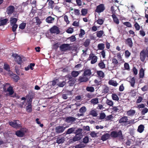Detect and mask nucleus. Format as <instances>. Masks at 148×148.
<instances>
[{
  "label": "nucleus",
  "instance_id": "nucleus-1",
  "mask_svg": "<svg viewBox=\"0 0 148 148\" xmlns=\"http://www.w3.org/2000/svg\"><path fill=\"white\" fill-rule=\"evenodd\" d=\"M3 89L4 91L8 92L10 95H12L14 93L12 88L10 86L9 84L7 83L4 84Z\"/></svg>",
  "mask_w": 148,
  "mask_h": 148
},
{
  "label": "nucleus",
  "instance_id": "nucleus-2",
  "mask_svg": "<svg viewBox=\"0 0 148 148\" xmlns=\"http://www.w3.org/2000/svg\"><path fill=\"white\" fill-rule=\"evenodd\" d=\"M110 136L114 138L118 137L120 139H123V136L121 131L118 132L112 131L111 132Z\"/></svg>",
  "mask_w": 148,
  "mask_h": 148
},
{
  "label": "nucleus",
  "instance_id": "nucleus-3",
  "mask_svg": "<svg viewBox=\"0 0 148 148\" xmlns=\"http://www.w3.org/2000/svg\"><path fill=\"white\" fill-rule=\"evenodd\" d=\"M146 57L147 58H148V50H143L140 53V59L142 61L144 62Z\"/></svg>",
  "mask_w": 148,
  "mask_h": 148
},
{
  "label": "nucleus",
  "instance_id": "nucleus-4",
  "mask_svg": "<svg viewBox=\"0 0 148 148\" xmlns=\"http://www.w3.org/2000/svg\"><path fill=\"white\" fill-rule=\"evenodd\" d=\"M12 56L14 58L15 61L19 64H21L22 62L23 58L20 56L16 53H13Z\"/></svg>",
  "mask_w": 148,
  "mask_h": 148
},
{
  "label": "nucleus",
  "instance_id": "nucleus-5",
  "mask_svg": "<svg viewBox=\"0 0 148 148\" xmlns=\"http://www.w3.org/2000/svg\"><path fill=\"white\" fill-rule=\"evenodd\" d=\"M9 124L13 127L17 128L21 126V123L19 121L17 120L14 122H9Z\"/></svg>",
  "mask_w": 148,
  "mask_h": 148
},
{
  "label": "nucleus",
  "instance_id": "nucleus-6",
  "mask_svg": "<svg viewBox=\"0 0 148 148\" xmlns=\"http://www.w3.org/2000/svg\"><path fill=\"white\" fill-rule=\"evenodd\" d=\"M105 9L104 5L102 4H100L97 6L95 11L99 13L103 12Z\"/></svg>",
  "mask_w": 148,
  "mask_h": 148
},
{
  "label": "nucleus",
  "instance_id": "nucleus-7",
  "mask_svg": "<svg viewBox=\"0 0 148 148\" xmlns=\"http://www.w3.org/2000/svg\"><path fill=\"white\" fill-rule=\"evenodd\" d=\"M89 60H91V63L94 64L97 62V57L93 54L90 55L89 57L88 58Z\"/></svg>",
  "mask_w": 148,
  "mask_h": 148
},
{
  "label": "nucleus",
  "instance_id": "nucleus-8",
  "mask_svg": "<svg viewBox=\"0 0 148 148\" xmlns=\"http://www.w3.org/2000/svg\"><path fill=\"white\" fill-rule=\"evenodd\" d=\"M60 48L62 51H65L69 50L70 47L69 45L68 44H64L60 46Z\"/></svg>",
  "mask_w": 148,
  "mask_h": 148
},
{
  "label": "nucleus",
  "instance_id": "nucleus-9",
  "mask_svg": "<svg viewBox=\"0 0 148 148\" xmlns=\"http://www.w3.org/2000/svg\"><path fill=\"white\" fill-rule=\"evenodd\" d=\"M65 128V127L63 126H58L56 127V132L58 133H62L64 131Z\"/></svg>",
  "mask_w": 148,
  "mask_h": 148
},
{
  "label": "nucleus",
  "instance_id": "nucleus-10",
  "mask_svg": "<svg viewBox=\"0 0 148 148\" xmlns=\"http://www.w3.org/2000/svg\"><path fill=\"white\" fill-rule=\"evenodd\" d=\"M14 10L15 8L13 6H10L7 9V13L8 15H10L13 13Z\"/></svg>",
  "mask_w": 148,
  "mask_h": 148
},
{
  "label": "nucleus",
  "instance_id": "nucleus-11",
  "mask_svg": "<svg viewBox=\"0 0 148 148\" xmlns=\"http://www.w3.org/2000/svg\"><path fill=\"white\" fill-rule=\"evenodd\" d=\"M50 32L52 33L58 34L60 32L59 30L57 27L54 26L50 29Z\"/></svg>",
  "mask_w": 148,
  "mask_h": 148
},
{
  "label": "nucleus",
  "instance_id": "nucleus-12",
  "mask_svg": "<svg viewBox=\"0 0 148 148\" xmlns=\"http://www.w3.org/2000/svg\"><path fill=\"white\" fill-rule=\"evenodd\" d=\"M26 131L23 129H22L20 130L17 131L16 132V135L18 137H23Z\"/></svg>",
  "mask_w": 148,
  "mask_h": 148
},
{
  "label": "nucleus",
  "instance_id": "nucleus-13",
  "mask_svg": "<svg viewBox=\"0 0 148 148\" xmlns=\"http://www.w3.org/2000/svg\"><path fill=\"white\" fill-rule=\"evenodd\" d=\"M128 119L127 116H124L121 118L119 120V122L120 123L126 124L127 123Z\"/></svg>",
  "mask_w": 148,
  "mask_h": 148
},
{
  "label": "nucleus",
  "instance_id": "nucleus-14",
  "mask_svg": "<svg viewBox=\"0 0 148 148\" xmlns=\"http://www.w3.org/2000/svg\"><path fill=\"white\" fill-rule=\"evenodd\" d=\"M75 120V118L71 116L67 117L65 119L66 122L68 123H72Z\"/></svg>",
  "mask_w": 148,
  "mask_h": 148
},
{
  "label": "nucleus",
  "instance_id": "nucleus-15",
  "mask_svg": "<svg viewBox=\"0 0 148 148\" xmlns=\"http://www.w3.org/2000/svg\"><path fill=\"white\" fill-rule=\"evenodd\" d=\"M79 80L80 82H86L88 80V79L84 75L83 76L79 77Z\"/></svg>",
  "mask_w": 148,
  "mask_h": 148
},
{
  "label": "nucleus",
  "instance_id": "nucleus-16",
  "mask_svg": "<svg viewBox=\"0 0 148 148\" xmlns=\"http://www.w3.org/2000/svg\"><path fill=\"white\" fill-rule=\"evenodd\" d=\"M136 113V111L134 110L131 109L127 112V114L128 116H132L134 115Z\"/></svg>",
  "mask_w": 148,
  "mask_h": 148
},
{
  "label": "nucleus",
  "instance_id": "nucleus-17",
  "mask_svg": "<svg viewBox=\"0 0 148 148\" xmlns=\"http://www.w3.org/2000/svg\"><path fill=\"white\" fill-rule=\"evenodd\" d=\"M110 136H111L110 134L106 133L102 136L101 139L103 141L106 140L109 138Z\"/></svg>",
  "mask_w": 148,
  "mask_h": 148
},
{
  "label": "nucleus",
  "instance_id": "nucleus-18",
  "mask_svg": "<svg viewBox=\"0 0 148 148\" xmlns=\"http://www.w3.org/2000/svg\"><path fill=\"white\" fill-rule=\"evenodd\" d=\"M145 127L143 125H140L138 127L137 131L140 133L143 132L144 130Z\"/></svg>",
  "mask_w": 148,
  "mask_h": 148
},
{
  "label": "nucleus",
  "instance_id": "nucleus-19",
  "mask_svg": "<svg viewBox=\"0 0 148 148\" xmlns=\"http://www.w3.org/2000/svg\"><path fill=\"white\" fill-rule=\"evenodd\" d=\"M108 84L110 85H112L114 86H117L118 84L115 81L112 79L110 80L108 82Z\"/></svg>",
  "mask_w": 148,
  "mask_h": 148
},
{
  "label": "nucleus",
  "instance_id": "nucleus-20",
  "mask_svg": "<svg viewBox=\"0 0 148 148\" xmlns=\"http://www.w3.org/2000/svg\"><path fill=\"white\" fill-rule=\"evenodd\" d=\"M112 109L114 111L119 112L121 110L122 108L120 106H118L116 107H113Z\"/></svg>",
  "mask_w": 148,
  "mask_h": 148
},
{
  "label": "nucleus",
  "instance_id": "nucleus-21",
  "mask_svg": "<svg viewBox=\"0 0 148 148\" xmlns=\"http://www.w3.org/2000/svg\"><path fill=\"white\" fill-rule=\"evenodd\" d=\"M126 43L130 47L132 46L133 43L132 39L130 38H128L126 40Z\"/></svg>",
  "mask_w": 148,
  "mask_h": 148
},
{
  "label": "nucleus",
  "instance_id": "nucleus-22",
  "mask_svg": "<svg viewBox=\"0 0 148 148\" xmlns=\"http://www.w3.org/2000/svg\"><path fill=\"white\" fill-rule=\"evenodd\" d=\"M81 138V135L79 134H76L72 139L73 141H76L79 140Z\"/></svg>",
  "mask_w": 148,
  "mask_h": 148
},
{
  "label": "nucleus",
  "instance_id": "nucleus-23",
  "mask_svg": "<svg viewBox=\"0 0 148 148\" xmlns=\"http://www.w3.org/2000/svg\"><path fill=\"white\" fill-rule=\"evenodd\" d=\"M54 18L51 16L48 17L46 19V21L49 23H51L53 22Z\"/></svg>",
  "mask_w": 148,
  "mask_h": 148
},
{
  "label": "nucleus",
  "instance_id": "nucleus-24",
  "mask_svg": "<svg viewBox=\"0 0 148 148\" xmlns=\"http://www.w3.org/2000/svg\"><path fill=\"white\" fill-rule=\"evenodd\" d=\"M114 22L116 24H119V21L117 17L115 14H113L112 15Z\"/></svg>",
  "mask_w": 148,
  "mask_h": 148
},
{
  "label": "nucleus",
  "instance_id": "nucleus-25",
  "mask_svg": "<svg viewBox=\"0 0 148 148\" xmlns=\"http://www.w3.org/2000/svg\"><path fill=\"white\" fill-rule=\"evenodd\" d=\"M91 70L90 69H87L86 70L84 73V75L85 76H90L91 75Z\"/></svg>",
  "mask_w": 148,
  "mask_h": 148
},
{
  "label": "nucleus",
  "instance_id": "nucleus-26",
  "mask_svg": "<svg viewBox=\"0 0 148 148\" xmlns=\"http://www.w3.org/2000/svg\"><path fill=\"white\" fill-rule=\"evenodd\" d=\"M75 128L74 127H72L66 131V134H70L75 131Z\"/></svg>",
  "mask_w": 148,
  "mask_h": 148
},
{
  "label": "nucleus",
  "instance_id": "nucleus-27",
  "mask_svg": "<svg viewBox=\"0 0 148 148\" xmlns=\"http://www.w3.org/2000/svg\"><path fill=\"white\" fill-rule=\"evenodd\" d=\"M64 141V137L62 138H58L56 140V142L59 144L63 143Z\"/></svg>",
  "mask_w": 148,
  "mask_h": 148
},
{
  "label": "nucleus",
  "instance_id": "nucleus-28",
  "mask_svg": "<svg viewBox=\"0 0 148 148\" xmlns=\"http://www.w3.org/2000/svg\"><path fill=\"white\" fill-rule=\"evenodd\" d=\"M90 102L91 103L94 105L98 103V98H95L93 99L90 101Z\"/></svg>",
  "mask_w": 148,
  "mask_h": 148
},
{
  "label": "nucleus",
  "instance_id": "nucleus-29",
  "mask_svg": "<svg viewBox=\"0 0 148 148\" xmlns=\"http://www.w3.org/2000/svg\"><path fill=\"white\" fill-rule=\"evenodd\" d=\"M144 75V70L143 69L141 68L140 71L139 72V77L140 78H143Z\"/></svg>",
  "mask_w": 148,
  "mask_h": 148
},
{
  "label": "nucleus",
  "instance_id": "nucleus-30",
  "mask_svg": "<svg viewBox=\"0 0 148 148\" xmlns=\"http://www.w3.org/2000/svg\"><path fill=\"white\" fill-rule=\"evenodd\" d=\"M17 20L16 18H11L10 20V23L11 25H15L17 21Z\"/></svg>",
  "mask_w": 148,
  "mask_h": 148
},
{
  "label": "nucleus",
  "instance_id": "nucleus-31",
  "mask_svg": "<svg viewBox=\"0 0 148 148\" xmlns=\"http://www.w3.org/2000/svg\"><path fill=\"white\" fill-rule=\"evenodd\" d=\"M98 66L101 69H104L105 68V65L102 61H101L99 63Z\"/></svg>",
  "mask_w": 148,
  "mask_h": 148
},
{
  "label": "nucleus",
  "instance_id": "nucleus-32",
  "mask_svg": "<svg viewBox=\"0 0 148 148\" xmlns=\"http://www.w3.org/2000/svg\"><path fill=\"white\" fill-rule=\"evenodd\" d=\"M26 110L28 112H30L32 111V106L31 104L29 103L26 107Z\"/></svg>",
  "mask_w": 148,
  "mask_h": 148
},
{
  "label": "nucleus",
  "instance_id": "nucleus-33",
  "mask_svg": "<svg viewBox=\"0 0 148 148\" xmlns=\"http://www.w3.org/2000/svg\"><path fill=\"white\" fill-rule=\"evenodd\" d=\"M97 47L99 50H103L105 48L104 44L103 43H100L98 45Z\"/></svg>",
  "mask_w": 148,
  "mask_h": 148
},
{
  "label": "nucleus",
  "instance_id": "nucleus-34",
  "mask_svg": "<svg viewBox=\"0 0 148 148\" xmlns=\"http://www.w3.org/2000/svg\"><path fill=\"white\" fill-rule=\"evenodd\" d=\"M80 72L77 71H73L71 73V75L73 77H77L79 74Z\"/></svg>",
  "mask_w": 148,
  "mask_h": 148
},
{
  "label": "nucleus",
  "instance_id": "nucleus-35",
  "mask_svg": "<svg viewBox=\"0 0 148 148\" xmlns=\"http://www.w3.org/2000/svg\"><path fill=\"white\" fill-rule=\"evenodd\" d=\"M97 36L99 38H101L103 35V31L101 30L97 32Z\"/></svg>",
  "mask_w": 148,
  "mask_h": 148
},
{
  "label": "nucleus",
  "instance_id": "nucleus-36",
  "mask_svg": "<svg viewBox=\"0 0 148 148\" xmlns=\"http://www.w3.org/2000/svg\"><path fill=\"white\" fill-rule=\"evenodd\" d=\"M8 21V20L7 19L1 20L0 21V25H5Z\"/></svg>",
  "mask_w": 148,
  "mask_h": 148
},
{
  "label": "nucleus",
  "instance_id": "nucleus-37",
  "mask_svg": "<svg viewBox=\"0 0 148 148\" xmlns=\"http://www.w3.org/2000/svg\"><path fill=\"white\" fill-rule=\"evenodd\" d=\"M90 114L94 116H97V113L95 110H92L90 112Z\"/></svg>",
  "mask_w": 148,
  "mask_h": 148
},
{
  "label": "nucleus",
  "instance_id": "nucleus-38",
  "mask_svg": "<svg viewBox=\"0 0 148 148\" xmlns=\"http://www.w3.org/2000/svg\"><path fill=\"white\" fill-rule=\"evenodd\" d=\"M112 97L113 100L118 101L119 100L118 97L115 94H112Z\"/></svg>",
  "mask_w": 148,
  "mask_h": 148
},
{
  "label": "nucleus",
  "instance_id": "nucleus-39",
  "mask_svg": "<svg viewBox=\"0 0 148 148\" xmlns=\"http://www.w3.org/2000/svg\"><path fill=\"white\" fill-rule=\"evenodd\" d=\"M86 109L85 106H83L79 110V112L81 113H83L86 111Z\"/></svg>",
  "mask_w": 148,
  "mask_h": 148
},
{
  "label": "nucleus",
  "instance_id": "nucleus-40",
  "mask_svg": "<svg viewBox=\"0 0 148 148\" xmlns=\"http://www.w3.org/2000/svg\"><path fill=\"white\" fill-rule=\"evenodd\" d=\"M86 90L88 91L93 92L94 91L95 89L92 87H87Z\"/></svg>",
  "mask_w": 148,
  "mask_h": 148
},
{
  "label": "nucleus",
  "instance_id": "nucleus-41",
  "mask_svg": "<svg viewBox=\"0 0 148 148\" xmlns=\"http://www.w3.org/2000/svg\"><path fill=\"white\" fill-rule=\"evenodd\" d=\"M97 75L100 77H103L104 76V74L101 71H97Z\"/></svg>",
  "mask_w": 148,
  "mask_h": 148
},
{
  "label": "nucleus",
  "instance_id": "nucleus-42",
  "mask_svg": "<svg viewBox=\"0 0 148 148\" xmlns=\"http://www.w3.org/2000/svg\"><path fill=\"white\" fill-rule=\"evenodd\" d=\"M136 122L135 121L134 119H132L128 121H127V123L124 124L125 126H126L127 124H132Z\"/></svg>",
  "mask_w": 148,
  "mask_h": 148
},
{
  "label": "nucleus",
  "instance_id": "nucleus-43",
  "mask_svg": "<svg viewBox=\"0 0 148 148\" xmlns=\"http://www.w3.org/2000/svg\"><path fill=\"white\" fill-rule=\"evenodd\" d=\"M130 82L132 86L134 87L135 83V79L134 77L132 78L130 81Z\"/></svg>",
  "mask_w": 148,
  "mask_h": 148
},
{
  "label": "nucleus",
  "instance_id": "nucleus-44",
  "mask_svg": "<svg viewBox=\"0 0 148 148\" xmlns=\"http://www.w3.org/2000/svg\"><path fill=\"white\" fill-rule=\"evenodd\" d=\"M106 104L110 106H112L113 104V101L111 100L107 99L106 101Z\"/></svg>",
  "mask_w": 148,
  "mask_h": 148
},
{
  "label": "nucleus",
  "instance_id": "nucleus-45",
  "mask_svg": "<svg viewBox=\"0 0 148 148\" xmlns=\"http://www.w3.org/2000/svg\"><path fill=\"white\" fill-rule=\"evenodd\" d=\"M26 24L25 23H22L19 25V27L21 29H23L25 27Z\"/></svg>",
  "mask_w": 148,
  "mask_h": 148
},
{
  "label": "nucleus",
  "instance_id": "nucleus-46",
  "mask_svg": "<svg viewBox=\"0 0 148 148\" xmlns=\"http://www.w3.org/2000/svg\"><path fill=\"white\" fill-rule=\"evenodd\" d=\"M148 112V109L146 108H144L142 110L141 113L143 115H144Z\"/></svg>",
  "mask_w": 148,
  "mask_h": 148
},
{
  "label": "nucleus",
  "instance_id": "nucleus-47",
  "mask_svg": "<svg viewBox=\"0 0 148 148\" xmlns=\"http://www.w3.org/2000/svg\"><path fill=\"white\" fill-rule=\"evenodd\" d=\"M87 12V10L86 9H83L81 10L82 15L83 16L85 15Z\"/></svg>",
  "mask_w": 148,
  "mask_h": 148
},
{
  "label": "nucleus",
  "instance_id": "nucleus-48",
  "mask_svg": "<svg viewBox=\"0 0 148 148\" xmlns=\"http://www.w3.org/2000/svg\"><path fill=\"white\" fill-rule=\"evenodd\" d=\"M85 145L83 143H81L80 144L77 145L75 146V148H82L85 147Z\"/></svg>",
  "mask_w": 148,
  "mask_h": 148
},
{
  "label": "nucleus",
  "instance_id": "nucleus-49",
  "mask_svg": "<svg viewBox=\"0 0 148 148\" xmlns=\"http://www.w3.org/2000/svg\"><path fill=\"white\" fill-rule=\"evenodd\" d=\"M104 21V20H103L102 19H99L97 21V23L100 25H102Z\"/></svg>",
  "mask_w": 148,
  "mask_h": 148
},
{
  "label": "nucleus",
  "instance_id": "nucleus-50",
  "mask_svg": "<svg viewBox=\"0 0 148 148\" xmlns=\"http://www.w3.org/2000/svg\"><path fill=\"white\" fill-rule=\"evenodd\" d=\"M80 33L79 34V36L80 37H82L85 34V32L84 30L82 29H80Z\"/></svg>",
  "mask_w": 148,
  "mask_h": 148
},
{
  "label": "nucleus",
  "instance_id": "nucleus-51",
  "mask_svg": "<svg viewBox=\"0 0 148 148\" xmlns=\"http://www.w3.org/2000/svg\"><path fill=\"white\" fill-rule=\"evenodd\" d=\"M90 40L87 39L86 40V41L84 42V45L85 47H87L90 44Z\"/></svg>",
  "mask_w": 148,
  "mask_h": 148
},
{
  "label": "nucleus",
  "instance_id": "nucleus-52",
  "mask_svg": "<svg viewBox=\"0 0 148 148\" xmlns=\"http://www.w3.org/2000/svg\"><path fill=\"white\" fill-rule=\"evenodd\" d=\"M73 12L74 14L76 15H79L80 14L79 11L77 9H74Z\"/></svg>",
  "mask_w": 148,
  "mask_h": 148
},
{
  "label": "nucleus",
  "instance_id": "nucleus-53",
  "mask_svg": "<svg viewBox=\"0 0 148 148\" xmlns=\"http://www.w3.org/2000/svg\"><path fill=\"white\" fill-rule=\"evenodd\" d=\"M4 69L8 71H10L9 66L7 64H4Z\"/></svg>",
  "mask_w": 148,
  "mask_h": 148
},
{
  "label": "nucleus",
  "instance_id": "nucleus-54",
  "mask_svg": "<svg viewBox=\"0 0 148 148\" xmlns=\"http://www.w3.org/2000/svg\"><path fill=\"white\" fill-rule=\"evenodd\" d=\"M89 141L88 138V137H85L84 138L83 140V142L84 143H87Z\"/></svg>",
  "mask_w": 148,
  "mask_h": 148
},
{
  "label": "nucleus",
  "instance_id": "nucleus-55",
  "mask_svg": "<svg viewBox=\"0 0 148 148\" xmlns=\"http://www.w3.org/2000/svg\"><path fill=\"white\" fill-rule=\"evenodd\" d=\"M82 129L79 128L76 131L75 133L76 134H79L80 135V134L82 132Z\"/></svg>",
  "mask_w": 148,
  "mask_h": 148
},
{
  "label": "nucleus",
  "instance_id": "nucleus-56",
  "mask_svg": "<svg viewBox=\"0 0 148 148\" xmlns=\"http://www.w3.org/2000/svg\"><path fill=\"white\" fill-rule=\"evenodd\" d=\"M73 31V28H70L67 29L66 32L68 33H72Z\"/></svg>",
  "mask_w": 148,
  "mask_h": 148
},
{
  "label": "nucleus",
  "instance_id": "nucleus-57",
  "mask_svg": "<svg viewBox=\"0 0 148 148\" xmlns=\"http://www.w3.org/2000/svg\"><path fill=\"white\" fill-rule=\"evenodd\" d=\"M12 25V30L13 32H15L18 27V25L16 24Z\"/></svg>",
  "mask_w": 148,
  "mask_h": 148
},
{
  "label": "nucleus",
  "instance_id": "nucleus-58",
  "mask_svg": "<svg viewBox=\"0 0 148 148\" xmlns=\"http://www.w3.org/2000/svg\"><path fill=\"white\" fill-rule=\"evenodd\" d=\"M148 89V86L147 85L144 86L142 88L141 90L143 91H145Z\"/></svg>",
  "mask_w": 148,
  "mask_h": 148
},
{
  "label": "nucleus",
  "instance_id": "nucleus-59",
  "mask_svg": "<svg viewBox=\"0 0 148 148\" xmlns=\"http://www.w3.org/2000/svg\"><path fill=\"white\" fill-rule=\"evenodd\" d=\"M109 89L108 87L106 86L104 87L103 89V92L105 93H107L109 91Z\"/></svg>",
  "mask_w": 148,
  "mask_h": 148
},
{
  "label": "nucleus",
  "instance_id": "nucleus-60",
  "mask_svg": "<svg viewBox=\"0 0 148 148\" xmlns=\"http://www.w3.org/2000/svg\"><path fill=\"white\" fill-rule=\"evenodd\" d=\"M106 117V115L104 113H102L101 114L100 116V119H103Z\"/></svg>",
  "mask_w": 148,
  "mask_h": 148
},
{
  "label": "nucleus",
  "instance_id": "nucleus-61",
  "mask_svg": "<svg viewBox=\"0 0 148 148\" xmlns=\"http://www.w3.org/2000/svg\"><path fill=\"white\" fill-rule=\"evenodd\" d=\"M65 84V83L64 81H63L62 82L58 84V86L60 87H63L64 86Z\"/></svg>",
  "mask_w": 148,
  "mask_h": 148
},
{
  "label": "nucleus",
  "instance_id": "nucleus-62",
  "mask_svg": "<svg viewBox=\"0 0 148 148\" xmlns=\"http://www.w3.org/2000/svg\"><path fill=\"white\" fill-rule=\"evenodd\" d=\"M123 24L128 27H131L132 25L129 22H126L123 23Z\"/></svg>",
  "mask_w": 148,
  "mask_h": 148
},
{
  "label": "nucleus",
  "instance_id": "nucleus-63",
  "mask_svg": "<svg viewBox=\"0 0 148 148\" xmlns=\"http://www.w3.org/2000/svg\"><path fill=\"white\" fill-rule=\"evenodd\" d=\"M97 134L95 132H91L90 134V135L92 137H95L97 136Z\"/></svg>",
  "mask_w": 148,
  "mask_h": 148
},
{
  "label": "nucleus",
  "instance_id": "nucleus-64",
  "mask_svg": "<svg viewBox=\"0 0 148 148\" xmlns=\"http://www.w3.org/2000/svg\"><path fill=\"white\" fill-rule=\"evenodd\" d=\"M13 78L15 80V81H17L19 79V77L16 75H14Z\"/></svg>",
  "mask_w": 148,
  "mask_h": 148
}]
</instances>
